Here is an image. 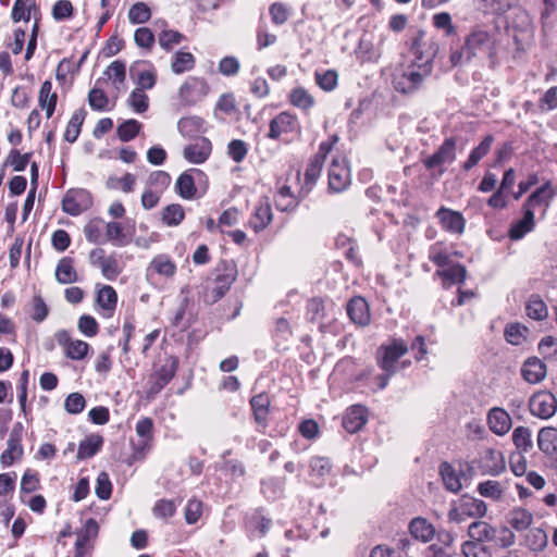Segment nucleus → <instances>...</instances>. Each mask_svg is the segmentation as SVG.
Returning a JSON list of instances; mask_svg holds the SVG:
<instances>
[{"label":"nucleus","mask_w":557,"mask_h":557,"mask_svg":"<svg viewBox=\"0 0 557 557\" xmlns=\"http://www.w3.org/2000/svg\"><path fill=\"white\" fill-rule=\"evenodd\" d=\"M96 495L102 499L107 500L111 497L112 494V483L110 481L109 474L107 472H100L95 487Z\"/></svg>","instance_id":"nucleus-60"},{"label":"nucleus","mask_w":557,"mask_h":557,"mask_svg":"<svg viewBox=\"0 0 557 557\" xmlns=\"http://www.w3.org/2000/svg\"><path fill=\"white\" fill-rule=\"evenodd\" d=\"M194 174L201 175L202 172L198 169H189L182 173L176 181L175 189L184 199H194L197 197Z\"/></svg>","instance_id":"nucleus-21"},{"label":"nucleus","mask_w":557,"mask_h":557,"mask_svg":"<svg viewBox=\"0 0 557 557\" xmlns=\"http://www.w3.org/2000/svg\"><path fill=\"white\" fill-rule=\"evenodd\" d=\"M271 399L267 393L255 395L250 399V407L253 413V420L258 424V431L264 432L269 425Z\"/></svg>","instance_id":"nucleus-12"},{"label":"nucleus","mask_w":557,"mask_h":557,"mask_svg":"<svg viewBox=\"0 0 557 557\" xmlns=\"http://www.w3.org/2000/svg\"><path fill=\"white\" fill-rule=\"evenodd\" d=\"M512 442L520 453H527L533 447L531 430L527 426H518L512 432Z\"/></svg>","instance_id":"nucleus-41"},{"label":"nucleus","mask_w":557,"mask_h":557,"mask_svg":"<svg viewBox=\"0 0 557 557\" xmlns=\"http://www.w3.org/2000/svg\"><path fill=\"white\" fill-rule=\"evenodd\" d=\"M299 128L297 117L288 112H281L271 120L268 138L277 139L283 134H288Z\"/></svg>","instance_id":"nucleus-13"},{"label":"nucleus","mask_w":557,"mask_h":557,"mask_svg":"<svg viewBox=\"0 0 557 557\" xmlns=\"http://www.w3.org/2000/svg\"><path fill=\"white\" fill-rule=\"evenodd\" d=\"M430 65H416L411 62L393 79L394 88L405 95H411L420 89L424 79L431 75Z\"/></svg>","instance_id":"nucleus-3"},{"label":"nucleus","mask_w":557,"mask_h":557,"mask_svg":"<svg viewBox=\"0 0 557 557\" xmlns=\"http://www.w3.org/2000/svg\"><path fill=\"white\" fill-rule=\"evenodd\" d=\"M440 473L448 491L457 493L458 491L461 490L462 485L460 482V478L450 463L446 461L442 462L440 466Z\"/></svg>","instance_id":"nucleus-35"},{"label":"nucleus","mask_w":557,"mask_h":557,"mask_svg":"<svg viewBox=\"0 0 557 557\" xmlns=\"http://www.w3.org/2000/svg\"><path fill=\"white\" fill-rule=\"evenodd\" d=\"M104 74L109 79L113 81L115 88L119 90L125 83L126 67L125 63L120 60L113 61L106 70Z\"/></svg>","instance_id":"nucleus-42"},{"label":"nucleus","mask_w":557,"mask_h":557,"mask_svg":"<svg viewBox=\"0 0 557 557\" xmlns=\"http://www.w3.org/2000/svg\"><path fill=\"white\" fill-rule=\"evenodd\" d=\"M107 240L111 242L114 246L122 247L128 244L125 237L123 227L117 222H109L106 225Z\"/></svg>","instance_id":"nucleus-48"},{"label":"nucleus","mask_w":557,"mask_h":557,"mask_svg":"<svg viewBox=\"0 0 557 557\" xmlns=\"http://www.w3.org/2000/svg\"><path fill=\"white\" fill-rule=\"evenodd\" d=\"M273 213L268 198H263L256 206L249 225L255 232L263 231L272 221Z\"/></svg>","instance_id":"nucleus-20"},{"label":"nucleus","mask_w":557,"mask_h":557,"mask_svg":"<svg viewBox=\"0 0 557 557\" xmlns=\"http://www.w3.org/2000/svg\"><path fill=\"white\" fill-rule=\"evenodd\" d=\"M91 205V198L86 189H70L62 200V209L71 215H78Z\"/></svg>","instance_id":"nucleus-8"},{"label":"nucleus","mask_w":557,"mask_h":557,"mask_svg":"<svg viewBox=\"0 0 557 557\" xmlns=\"http://www.w3.org/2000/svg\"><path fill=\"white\" fill-rule=\"evenodd\" d=\"M203 126V120L197 116L183 117L178 121L180 133L185 137L196 136Z\"/></svg>","instance_id":"nucleus-45"},{"label":"nucleus","mask_w":557,"mask_h":557,"mask_svg":"<svg viewBox=\"0 0 557 557\" xmlns=\"http://www.w3.org/2000/svg\"><path fill=\"white\" fill-rule=\"evenodd\" d=\"M505 459L500 451L488 448L481 458V472L483 474L498 475L505 470Z\"/></svg>","instance_id":"nucleus-19"},{"label":"nucleus","mask_w":557,"mask_h":557,"mask_svg":"<svg viewBox=\"0 0 557 557\" xmlns=\"http://www.w3.org/2000/svg\"><path fill=\"white\" fill-rule=\"evenodd\" d=\"M553 197L550 182H546L528 197L523 206L533 210L534 207L543 203L546 198L552 199Z\"/></svg>","instance_id":"nucleus-43"},{"label":"nucleus","mask_w":557,"mask_h":557,"mask_svg":"<svg viewBox=\"0 0 557 557\" xmlns=\"http://www.w3.org/2000/svg\"><path fill=\"white\" fill-rule=\"evenodd\" d=\"M436 276L443 278V285L449 287L453 284H462L467 277V270L460 263L449 265L447 269L437 270Z\"/></svg>","instance_id":"nucleus-29"},{"label":"nucleus","mask_w":557,"mask_h":557,"mask_svg":"<svg viewBox=\"0 0 557 557\" xmlns=\"http://www.w3.org/2000/svg\"><path fill=\"white\" fill-rule=\"evenodd\" d=\"M86 115H87V112L84 108L76 110L72 114V116L67 123L66 129L64 132V139L67 143L73 144L76 141V139L78 138V136L81 134L82 125L85 121Z\"/></svg>","instance_id":"nucleus-31"},{"label":"nucleus","mask_w":557,"mask_h":557,"mask_svg":"<svg viewBox=\"0 0 557 557\" xmlns=\"http://www.w3.org/2000/svg\"><path fill=\"white\" fill-rule=\"evenodd\" d=\"M178 368V358L170 356L164 363L156 371L153 377H158L163 384L168 385L175 376Z\"/></svg>","instance_id":"nucleus-39"},{"label":"nucleus","mask_w":557,"mask_h":557,"mask_svg":"<svg viewBox=\"0 0 557 557\" xmlns=\"http://www.w3.org/2000/svg\"><path fill=\"white\" fill-rule=\"evenodd\" d=\"M290 102L302 110H308L314 104V98L302 87L293 89Z\"/></svg>","instance_id":"nucleus-49"},{"label":"nucleus","mask_w":557,"mask_h":557,"mask_svg":"<svg viewBox=\"0 0 557 557\" xmlns=\"http://www.w3.org/2000/svg\"><path fill=\"white\" fill-rule=\"evenodd\" d=\"M350 185V171L345 161L334 159L329 169V190L342 193Z\"/></svg>","instance_id":"nucleus-9"},{"label":"nucleus","mask_w":557,"mask_h":557,"mask_svg":"<svg viewBox=\"0 0 557 557\" xmlns=\"http://www.w3.org/2000/svg\"><path fill=\"white\" fill-rule=\"evenodd\" d=\"M539 352L544 359H557V338L544 336L539 343Z\"/></svg>","instance_id":"nucleus-62"},{"label":"nucleus","mask_w":557,"mask_h":557,"mask_svg":"<svg viewBox=\"0 0 557 557\" xmlns=\"http://www.w3.org/2000/svg\"><path fill=\"white\" fill-rule=\"evenodd\" d=\"M465 515L469 517H483L487 511L485 502L474 497H463L460 505Z\"/></svg>","instance_id":"nucleus-40"},{"label":"nucleus","mask_w":557,"mask_h":557,"mask_svg":"<svg viewBox=\"0 0 557 557\" xmlns=\"http://www.w3.org/2000/svg\"><path fill=\"white\" fill-rule=\"evenodd\" d=\"M184 39V35L177 30L165 29L158 38L159 45L166 51L172 50L174 45H178Z\"/></svg>","instance_id":"nucleus-57"},{"label":"nucleus","mask_w":557,"mask_h":557,"mask_svg":"<svg viewBox=\"0 0 557 557\" xmlns=\"http://www.w3.org/2000/svg\"><path fill=\"white\" fill-rule=\"evenodd\" d=\"M529 409L532 416L547 420L557 411V398L548 391L535 392L529 399Z\"/></svg>","instance_id":"nucleus-6"},{"label":"nucleus","mask_w":557,"mask_h":557,"mask_svg":"<svg viewBox=\"0 0 557 557\" xmlns=\"http://www.w3.org/2000/svg\"><path fill=\"white\" fill-rule=\"evenodd\" d=\"M117 301V295L114 288L110 285L102 286L97 293V304L108 312L111 317Z\"/></svg>","instance_id":"nucleus-34"},{"label":"nucleus","mask_w":557,"mask_h":557,"mask_svg":"<svg viewBox=\"0 0 557 557\" xmlns=\"http://www.w3.org/2000/svg\"><path fill=\"white\" fill-rule=\"evenodd\" d=\"M429 259L438 268H445L450 264V256L436 243L430 247Z\"/></svg>","instance_id":"nucleus-59"},{"label":"nucleus","mask_w":557,"mask_h":557,"mask_svg":"<svg viewBox=\"0 0 557 557\" xmlns=\"http://www.w3.org/2000/svg\"><path fill=\"white\" fill-rule=\"evenodd\" d=\"M324 161L312 157L305 171V186L300 189V196L306 197L320 177Z\"/></svg>","instance_id":"nucleus-30"},{"label":"nucleus","mask_w":557,"mask_h":557,"mask_svg":"<svg viewBox=\"0 0 557 557\" xmlns=\"http://www.w3.org/2000/svg\"><path fill=\"white\" fill-rule=\"evenodd\" d=\"M435 215L446 232L459 235L465 232L466 220L459 211L441 207Z\"/></svg>","instance_id":"nucleus-14"},{"label":"nucleus","mask_w":557,"mask_h":557,"mask_svg":"<svg viewBox=\"0 0 557 557\" xmlns=\"http://www.w3.org/2000/svg\"><path fill=\"white\" fill-rule=\"evenodd\" d=\"M368 421V410L362 405L349 407L343 417V426L349 433L360 431Z\"/></svg>","instance_id":"nucleus-15"},{"label":"nucleus","mask_w":557,"mask_h":557,"mask_svg":"<svg viewBox=\"0 0 557 557\" xmlns=\"http://www.w3.org/2000/svg\"><path fill=\"white\" fill-rule=\"evenodd\" d=\"M533 521L532 513L523 508H516L509 513L508 522L517 531L527 530Z\"/></svg>","instance_id":"nucleus-37"},{"label":"nucleus","mask_w":557,"mask_h":557,"mask_svg":"<svg viewBox=\"0 0 557 557\" xmlns=\"http://www.w3.org/2000/svg\"><path fill=\"white\" fill-rule=\"evenodd\" d=\"M409 532L413 539L429 543L435 537L436 529L426 518L416 517L409 523Z\"/></svg>","instance_id":"nucleus-22"},{"label":"nucleus","mask_w":557,"mask_h":557,"mask_svg":"<svg viewBox=\"0 0 557 557\" xmlns=\"http://www.w3.org/2000/svg\"><path fill=\"white\" fill-rule=\"evenodd\" d=\"M103 438L101 435L91 434L82 441L78 445L77 459H87L95 456L102 447Z\"/></svg>","instance_id":"nucleus-32"},{"label":"nucleus","mask_w":557,"mask_h":557,"mask_svg":"<svg viewBox=\"0 0 557 557\" xmlns=\"http://www.w3.org/2000/svg\"><path fill=\"white\" fill-rule=\"evenodd\" d=\"M493 143L494 136L492 134L486 135L470 152L467 161L462 165L463 170L469 171L474 168L490 152Z\"/></svg>","instance_id":"nucleus-28"},{"label":"nucleus","mask_w":557,"mask_h":557,"mask_svg":"<svg viewBox=\"0 0 557 557\" xmlns=\"http://www.w3.org/2000/svg\"><path fill=\"white\" fill-rule=\"evenodd\" d=\"M347 314L349 319L360 326H366L370 323L369 305L362 297H354L347 304Z\"/></svg>","instance_id":"nucleus-18"},{"label":"nucleus","mask_w":557,"mask_h":557,"mask_svg":"<svg viewBox=\"0 0 557 557\" xmlns=\"http://www.w3.org/2000/svg\"><path fill=\"white\" fill-rule=\"evenodd\" d=\"M269 14L273 24L283 25L288 21L290 10L283 2H273L269 8Z\"/></svg>","instance_id":"nucleus-53"},{"label":"nucleus","mask_w":557,"mask_h":557,"mask_svg":"<svg viewBox=\"0 0 557 557\" xmlns=\"http://www.w3.org/2000/svg\"><path fill=\"white\" fill-rule=\"evenodd\" d=\"M534 226L535 219L533 210L523 206V218L511 225L509 237L512 240L521 239L525 234L533 231Z\"/></svg>","instance_id":"nucleus-25"},{"label":"nucleus","mask_w":557,"mask_h":557,"mask_svg":"<svg viewBox=\"0 0 557 557\" xmlns=\"http://www.w3.org/2000/svg\"><path fill=\"white\" fill-rule=\"evenodd\" d=\"M141 128V124L136 120H127L117 127V136L122 141L134 139Z\"/></svg>","instance_id":"nucleus-51"},{"label":"nucleus","mask_w":557,"mask_h":557,"mask_svg":"<svg viewBox=\"0 0 557 557\" xmlns=\"http://www.w3.org/2000/svg\"><path fill=\"white\" fill-rule=\"evenodd\" d=\"M496 529L485 521H474L468 528L470 541L479 543L495 542L497 543Z\"/></svg>","instance_id":"nucleus-24"},{"label":"nucleus","mask_w":557,"mask_h":557,"mask_svg":"<svg viewBox=\"0 0 557 557\" xmlns=\"http://www.w3.org/2000/svg\"><path fill=\"white\" fill-rule=\"evenodd\" d=\"M99 268L101 269L102 275L110 281L115 280L121 273L117 260L113 255L108 256L106 259H103L99 264Z\"/></svg>","instance_id":"nucleus-61"},{"label":"nucleus","mask_w":557,"mask_h":557,"mask_svg":"<svg viewBox=\"0 0 557 557\" xmlns=\"http://www.w3.org/2000/svg\"><path fill=\"white\" fill-rule=\"evenodd\" d=\"M537 446L543 454L554 456L557 453V429L542 428L537 434Z\"/></svg>","instance_id":"nucleus-26"},{"label":"nucleus","mask_w":557,"mask_h":557,"mask_svg":"<svg viewBox=\"0 0 557 557\" xmlns=\"http://www.w3.org/2000/svg\"><path fill=\"white\" fill-rule=\"evenodd\" d=\"M461 550L465 557H490V549L484 545V543L475 541L465 542Z\"/></svg>","instance_id":"nucleus-58"},{"label":"nucleus","mask_w":557,"mask_h":557,"mask_svg":"<svg viewBox=\"0 0 557 557\" xmlns=\"http://www.w3.org/2000/svg\"><path fill=\"white\" fill-rule=\"evenodd\" d=\"M546 374V364L537 357L528 358L521 367V375L529 384L542 382Z\"/></svg>","instance_id":"nucleus-16"},{"label":"nucleus","mask_w":557,"mask_h":557,"mask_svg":"<svg viewBox=\"0 0 557 557\" xmlns=\"http://www.w3.org/2000/svg\"><path fill=\"white\" fill-rule=\"evenodd\" d=\"M151 17V10L145 2H136L128 11V20L132 24H144Z\"/></svg>","instance_id":"nucleus-46"},{"label":"nucleus","mask_w":557,"mask_h":557,"mask_svg":"<svg viewBox=\"0 0 557 557\" xmlns=\"http://www.w3.org/2000/svg\"><path fill=\"white\" fill-rule=\"evenodd\" d=\"M196 59L190 52L176 51L172 57L171 70L175 74H183L195 67Z\"/></svg>","instance_id":"nucleus-33"},{"label":"nucleus","mask_w":557,"mask_h":557,"mask_svg":"<svg viewBox=\"0 0 557 557\" xmlns=\"http://www.w3.org/2000/svg\"><path fill=\"white\" fill-rule=\"evenodd\" d=\"M212 150L211 143L208 138L201 137L195 144L184 148L183 156L191 163H203L210 156Z\"/></svg>","instance_id":"nucleus-17"},{"label":"nucleus","mask_w":557,"mask_h":557,"mask_svg":"<svg viewBox=\"0 0 557 557\" xmlns=\"http://www.w3.org/2000/svg\"><path fill=\"white\" fill-rule=\"evenodd\" d=\"M478 492L481 496L492 498L494 500H498L503 496V488L500 483L492 480L481 482L478 485Z\"/></svg>","instance_id":"nucleus-55"},{"label":"nucleus","mask_w":557,"mask_h":557,"mask_svg":"<svg viewBox=\"0 0 557 557\" xmlns=\"http://www.w3.org/2000/svg\"><path fill=\"white\" fill-rule=\"evenodd\" d=\"M237 278V268L233 262L221 261L214 270V286L205 296L207 304H215L228 292Z\"/></svg>","instance_id":"nucleus-2"},{"label":"nucleus","mask_w":557,"mask_h":557,"mask_svg":"<svg viewBox=\"0 0 557 557\" xmlns=\"http://www.w3.org/2000/svg\"><path fill=\"white\" fill-rule=\"evenodd\" d=\"M150 268L158 274L172 277L176 272V265L166 256L160 255L152 259Z\"/></svg>","instance_id":"nucleus-47"},{"label":"nucleus","mask_w":557,"mask_h":557,"mask_svg":"<svg viewBox=\"0 0 557 557\" xmlns=\"http://www.w3.org/2000/svg\"><path fill=\"white\" fill-rule=\"evenodd\" d=\"M409 348L404 339L393 338L388 344H382L375 354V360L382 374L375 377L376 385L380 389H384L389 379L397 372V363L401 357L408 352Z\"/></svg>","instance_id":"nucleus-1"},{"label":"nucleus","mask_w":557,"mask_h":557,"mask_svg":"<svg viewBox=\"0 0 557 557\" xmlns=\"http://www.w3.org/2000/svg\"><path fill=\"white\" fill-rule=\"evenodd\" d=\"M23 425L16 423L12 429L8 443L7 449L1 454L0 461L4 467L11 466L15 460H18L23 456Z\"/></svg>","instance_id":"nucleus-10"},{"label":"nucleus","mask_w":557,"mask_h":557,"mask_svg":"<svg viewBox=\"0 0 557 557\" xmlns=\"http://www.w3.org/2000/svg\"><path fill=\"white\" fill-rule=\"evenodd\" d=\"M128 106L137 113H144L148 110L149 98L140 88H135L128 97Z\"/></svg>","instance_id":"nucleus-50"},{"label":"nucleus","mask_w":557,"mask_h":557,"mask_svg":"<svg viewBox=\"0 0 557 557\" xmlns=\"http://www.w3.org/2000/svg\"><path fill=\"white\" fill-rule=\"evenodd\" d=\"M487 423L493 433L505 435L511 428V418L503 408L494 407L487 413Z\"/></svg>","instance_id":"nucleus-23"},{"label":"nucleus","mask_w":557,"mask_h":557,"mask_svg":"<svg viewBox=\"0 0 557 557\" xmlns=\"http://www.w3.org/2000/svg\"><path fill=\"white\" fill-rule=\"evenodd\" d=\"M209 90L205 79L198 77H189L180 87L177 98L182 106H193L207 96Z\"/></svg>","instance_id":"nucleus-7"},{"label":"nucleus","mask_w":557,"mask_h":557,"mask_svg":"<svg viewBox=\"0 0 557 557\" xmlns=\"http://www.w3.org/2000/svg\"><path fill=\"white\" fill-rule=\"evenodd\" d=\"M456 146L457 139L447 137L438 149L424 160L425 168L431 170L444 163H453L456 159Z\"/></svg>","instance_id":"nucleus-11"},{"label":"nucleus","mask_w":557,"mask_h":557,"mask_svg":"<svg viewBox=\"0 0 557 557\" xmlns=\"http://www.w3.org/2000/svg\"><path fill=\"white\" fill-rule=\"evenodd\" d=\"M528 329L520 323L508 324L505 329V338L511 345H520L525 339Z\"/></svg>","instance_id":"nucleus-52"},{"label":"nucleus","mask_w":557,"mask_h":557,"mask_svg":"<svg viewBox=\"0 0 557 557\" xmlns=\"http://www.w3.org/2000/svg\"><path fill=\"white\" fill-rule=\"evenodd\" d=\"M86 407V399L81 393H71L64 401V409L70 414H78Z\"/></svg>","instance_id":"nucleus-56"},{"label":"nucleus","mask_w":557,"mask_h":557,"mask_svg":"<svg viewBox=\"0 0 557 557\" xmlns=\"http://www.w3.org/2000/svg\"><path fill=\"white\" fill-rule=\"evenodd\" d=\"M410 50L416 65H430L433 71V62L440 51V46L434 39H426L423 29H416L411 36Z\"/></svg>","instance_id":"nucleus-4"},{"label":"nucleus","mask_w":557,"mask_h":557,"mask_svg":"<svg viewBox=\"0 0 557 557\" xmlns=\"http://www.w3.org/2000/svg\"><path fill=\"white\" fill-rule=\"evenodd\" d=\"M310 474L324 478L331 472L332 466L327 458L313 457L309 463Z\"/></svg>","instance_id":"nucleus-64"},{"label":"nucleus","mask_w":557,"mask_h":557,"mask_svg":"<svg viewBox=\"0 0 557 557\" xmlns=\"http://www.w3.org/2000/svg\"><path fill=\"white\" fill-rule=\"evenodd\" d=\"M185 218V210L180 203H172L163 208L161 220L168 226H177Z\"/></svg>","instance_id":"nucleus-38"},{"label":"nucleus","mask_w":557,"mask_h":557,"mask_svg":"<svg viewBox=\"0 0 557 557\" xmlns=\"http://www.w3.org/2000/svg\"><path fill=\"white\" fill-rule=\"evenodd\" d=\"M135 44L140 47L150 50L156 41L152 30L148 27H139L134 34Z\"/></svg>","instance_id":"nucleus-63"},{"label":"nucleus","mask_w":557,"mask_h":557,"mask_svg":"<svg viewBox=\"0 0 557 557\" xmlns=\"http://www.w3.org/2000/svg\"><path fill=\"white\" fill-rule=\"evenodd\" d=\"M525 312L529 318L542 321L547 318V306L539 295H531L527 305Z\"/></svg>","instance_id":"nucleus-36"},{"label":"nucleus","mask_w":557,"mask_h":557,"mask_svg":"<svg viewBox=\"0 0 557 557\" xmlns=\"http://www.w3.org/2000/svg\"><path fill=\"white\" fill-rule=\"evenodd\" d=\"M463 49L466 50V62H470L475 57L493 58L496 54L493 36L482 29L471 32L466 38Z\"/></svg>","instance_id":"nucleus-5"},{"label":"nucleus","mask_w":557,"mask_h":557,"mask_svg":"<svg viewBox=\"0 0 557 557\" xmlns=\"http://www.w3.org/2000/svg\"><path fill=\"white\" fill-rule=\"evenodd\" d=\"M55 280L60 284H71L78 281V274L74 269V260L71 257H63L55 268Z\"/></svg>","instance_id":"nucleus-27"},{"label":"nucleus","mask_w":557,"mask_h":557,"mask_svg":"<svg viewBox=\"0 0 557 557\" xmlns=\"http://www.w3.org/2000/svg\"><path fill=\"white\" fill-rule=\"evenodd\" d=\"M272 520L267 518L260 509H255L250 515L246 517V524L255 530H258L262 535H264L270 527Z\"/></svg>","instance_id":"nucleus-44"},{"label":"nucleus","mask_w":557,"mask_h":557,"mask_svg":"<svg viewBox=\"0 0 557 557\" xmlns=\"http://www.w3.org/2000/svg\"><path fill=\"white\" fill-rule=\"evenodd\" d=\"M314 76L319 87L325 91H332L337 86L338 74L334 70H327L323 73L315 72Z\"/></svg>","instance_id":"nucleus-54"}]
</instances>
